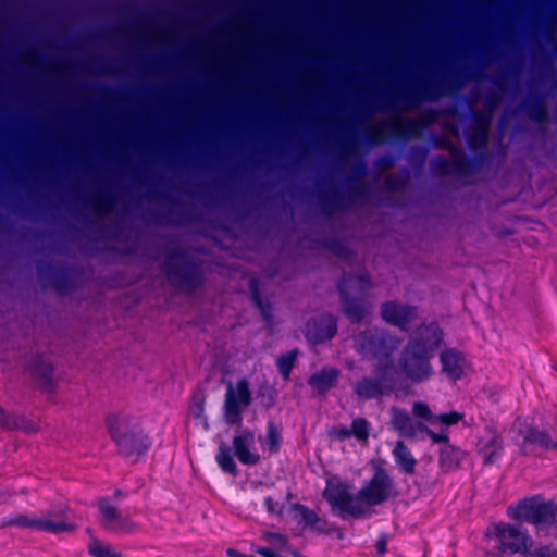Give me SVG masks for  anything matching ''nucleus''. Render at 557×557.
<instances>
[{
    "label": "nucleus",
    "mask_w": 557,
    "mask_h": 557,
    "mask_svg": "<svg viewBox=\"0 0 557 557\" xmlns=\"http://www.w3.org/2000/svg\"><path fill=\"white\" fill-rule=\"evenodd\" d=\"M398 492L393 478L383 467H375L370 480L362 485L356 495L344 481L326 480L323 498L337 517L361 519L370 513V508L380 506L395 498Z\"/></svg>",
    "instance_id": "f257e3e1"
},
{
    "label": "nucleus",
    "mask_w": 557,
    "mask_h": 557,
    "mask_svg": "<svg viewBox=\"0 0 557 557\" xmlns=\"http://www.w3.org/2000/svg\"><path fill=\"white\" fill-rule=\"evenodd\" d=\"M443 342L444 333L436 322L418 326L398 359L405 377L414 384L428 381L433 375L431 360Z\"/></svg>",
    "instance_id": "f03ea898"
},
{
    "label": "nucleus",
    "mask_w": 557,
    "mask_h": 557,
    "mask_svg": "<svg viewBox=\"0 0 557 557\" xmlns=\"http://www.w3.org/2000/svg\"><path fill=\"white\" fill-rule=\"evenodd\" d=\"M400 341L389 331L380 327H368L354 337L356 351L363 358L376 361L375 374H389L393 369V355Z\"/></svg>",
    "instance_id": "7ed1b4c3"
},
{
    "label": "nucleus",
    "mask_w": 557,
    "mask_h": 557,
    "mask_svg": "<svg viewBox=\"0 0 557 557\" xmlns=\"http://www.w3.org/2000/svg\"><path fill=\"white\" fill-rule=\"evenodd\" d=\"M372 287L370 275L345 273L337 282L342 312L351 323L362 322L369 313L367 293Z\"/></svg>",
    "instance_id": "20e7f679"
},
{
    "label": "nucleus",
    "mask_w": 557,
    "mask_h": 557,
    "mask_svg": "<svg viewBox=\"0 0 557 557\" xmlns=\"http://www.w3.org/2000/svg\"><path fill=\"white\" fill-rule=\"evenodd\" d=\"M104 423L110 438L123 457H140L150 449L151 441L149 436L141 431L129 430L128 419L109 413Z\"/></svg>",
    "instance_id": "39448f33"
},
{
    "label": "nucleus",
    "mask_w": 557,
    "mask_h": 557,
    "mask_svg": "<svg viewBox=\"0 0 557 557\" xmlns=\"http://www.w3.org/2000/svg\"><path fill=\"white\" fill-rule=\"evenodd\" d=\"M435 112L430 110L417 119L382 121L366 132V139L371 146H379L387 137L401 140L419 137L433 122Z\"/></svg>",
    "instance_id": "423d86ee"
},
{
    "label": "nucleus",
    "mask_w": 557,
    "mask_h": 557,
    "mask_svg": "<svg viewBox=\"0 0 557 557\" xmlns=\"http://www.w3.org/2000/svg\"><path fill=\"white\" fill-rule=\"evenodd\" d=\"M511 519L527 522L536 529L550 528L557 522V504L544 500L542 495L525 497L508 508Z\"/></svg>",
    "instance_id": "0eeeda50"
},
{
    "label": "nucleus",
    "mask_w": 557,
    "mask_h": 557,
    "mask_svg": "<svg viewBox=\"0 0 557 557\" xmlns=\"http://www.w3.org/2000/svg\"><path fill=\"white\" fill-rule=\"evenodd\" d=\"M163 268L169 280L186 290H195L203 284L200 263L190 259L185 249L174 248L169 251Z\"/></svg>",
    "instance_id": "6e6552de"
},
{
    "label": "nucleus",
    "mask_w": 557,
    "mask_h": 557,
    "mask_svg": "<svg viewBox=\"0 0 557 557\" xmlns=\"http://www.w3.org/2000/svg\"><path fill=\"white\" fill-rule=\"evenodd\" d=\"M495 539L497 541V550L502 554L513 555L521 554L529 557L539 547L531 550L533 540L527 530L520 525L509 523H499L495 527Z\"/></svg>",
    "instance_id": "1a4fd4ad"
},
{
    "label": "nucleus",
    "mask_w": 557,
    "mask_h": 557,
    "mask_svg": "<svg viewBox=\"0 0 557 557\" xmlns=\"http://www.w3.org/2000/svg\"><path fill=\"white\" fill-rule=\"evenodd\" d=\"M12 527L29 529L33 531L50 534L71 532L75 529L72 523L63 519L51 520L46 517H34L26 515H11L0 519V529H8Z\"/></svg>",
    "instance_id": "9d476101"
},
{
    "label": "nucleus",
    "mask_w": 557,
    "mask_h": 557,
    "mask_svg": "<svg viewBox=\"0 0 557 557\" xmlns=\"http://www.w3.org/2000/svg\"><path fill=\"white\" fill-rule=\"evenodd\" d=\"M251 401L252 395L247 380H239L236 383V389L230 384L223 405L225 423L230 426L240 425L243 422V411L250 406Z\"/></svg>",
    "instance_id": "9b49d317"
},
{
    "label": "nucleus",
    "mask_w": 557,
    "mask_h": 557,
    "mask_svg": "<svg viewBox=\"0 0 557 557\" xmlns=\"http://www.w3.org/2000/svg\"><path fill=\"white\" fill-rule=\"evenodd\" d=\"M370 196L369 188L361 182L349 187L347 194L333 190L331 193H321L319 196L320 209L325 215H331L335 211H345L349 209L360 199H368Z\"/></svg>",
    "instance_id": "f8f14e48"
},
{
    "label": "nucleus",
    "mask_w": 557,
    "mask_h": 557,
    "mask_svg": "<svg viewBox=\"0 0 557 557\" xmlns=\"http://www.w3.org/2000/svg\"><path fill=\"white\" fill-rule=\"evenodd\" d=\"M455 82H458L457 76H455L454 79L447 78L438 82L423 83L403 92L400 101L407 108H412L424 98H428L429 100H436L442 95L450 91Z\"/></svg>",
    "instance_id": "ddd939ff"
},
{
    "label": "nucleus",
    "mask_w": 557,
    "mask_h": 557,
    "mask_svg": "<svg viewBox=\"0 0 557 557\" xmlns=\"http://www.w3.org/2000/svg\"><path fill=\"white\" fill-rule=\"evenodd\" d=\"M337 329V318L332 313L323 312L307 321L304 334L308 343L317 346L335 337Z\"/></svg>",
    "instance_id": "4468645a"
},
{
    "label": "nucleus",
    "mask_w": 557,
    "mask_h": 557,
    "mask_svg": "<svg viewBox=\"0 0 557 557\" xmlns=\"http://www.w3.org/2000/svg\"><path fill=\"white\" fill-rule=\"evenodd\" d=\"M36 270L44 288L50 285L58 293H64L74 288L71 269L67 267H55L51 262L38 261Z\"/></svg>",
    "instance_id": "2eb2a0df"
},
{
    "label": "nucleus",
    "mask_w": 557,
    "mask_h": 557,
    "mask_svg": "<svg viewBox=\"0 0 557 557\" xmlns=\"http://www.w3.org/2000/svg\"><path fill=\"white\" fill-rule=\"evenodd\" d=\"M431 170L438 176L450 174L466 176L475 174L478 166H475V161H472L468 156L451 157V160L444 156H436L431 162Z\"/></svg>",
    "instance_id": "dca6fc26"
},
{
    "label": "nucleus",
    "mask_w": 557,
    "mask_h": 557,
    "mask_svg": "<svg viewBox=\"0 0 557 557\" xmlns=\"http://www.w3.org/2000/svg\"><path fill=\"white\" fill-rule=\"evenodd\" d=\"M387 376L388 374H376V377L363 376L352 386L355 395L363 401L388 395L392 386L387 383Z\"/></svg>",
    "instance_id": "f3484780"
},
{
    "label": "nucleus",
    "mask_w": 557,
    "mask_h": 557,
    "mask_svg": "<svg viewBox=\"0 0 557 557\" xmlns=\"http://www.w3.org/2000/svg\"><path fill=\"white\" fill-rule=\"evenodd\" d=\"M97 507L101 515L102 527L106 530L112 532H131L133 530L132 521L123 516L117 508L110 503L108 497L99 498Z\"/></svg>",
    "instance_id": "a211bd4d"
},
{
    "label": "nucleus",
    "mask_w": 557,
    "mask_h": 557,
    "mask_svg": "<svg viewBox=\"0 0 557 557\" xmlns=\"http://www.w3.org/2000/svg\"><path fill=\"white\" fill-rule=\"evenodd\" d=\"M416 307L401 305L396 301H386L381 306L382 319L401 331H407L414 320Z\"/></svg>",
    "instance_id": "6ab92c4d"
},
{
    "label": "nucleus",
    "mask_w": 557,
    "mask_h": 557,
    "mask_svg": "<svg viewBox=\"0 0 557 557\" xmlns=\"http://www.w3.org/2000/svg\"><path fill=\"white\" fill-rule=\"evenodd\" d=\"M234 455L240 463L255 466L260 461V455L250 450L255 445V434L249 429H242L233 437Z\"/></svg>",
    "instance_id": "aec40b11"
},
{
    "label": "nucleus",
    "mask_w": 557,
    "mask_h": 557,
    "mask_svg": "<svg viewBox=\"0 0 557 557\" xmlns=\"http://www.w3.org/2000/svg\"><path fill=\"white\" fill-rule=\"evenodd\" d=\"M479 445V450L485 466L495 463L504 456V440L495 429H486V433L480 440Z\"/></svg>",
    "instance_id": "412c9836"
},
{
    "label": "nucleus",
    "mask_w": 557,
    "mask_h": 557,
    "mask_svg": "<svg viewBox=\"0 0 557 557\" xmlns=\"http://www.w3.org/2000/svg\"><path fill=\"white\" fill-rule=\"evenodd\" d=\"M27 367L32 376L36 379L42 392H54V384L52 381L54 368L51 362L47 361L41 355H36L28 361Z\"/></svg>",
    "instance_id": "4be33fe9"
},
{
    "label": "nucleus",
    "mask_w": 557,
    "mask_h": 557,
    "mask_svg": "<svg viewBox=\"0 0 557 557\" xmlns=\"http://www.w3.org/2000/svg\"><path fill=\"white\" fill-rule=\"evenodd\" d=\"M488 136L490 131H486L484 127H473L467 132L468 146L475 153L474 158L470 159L475 161L478 171L490 159V154L487 152Z\"/></svg>",
    "instance_id": "5701e85b"
},
{
    "label": "nucleus",
    "mask_w": 557,
    "mask_h": 557,
    "mask_svg": "<svg viewBox=\"0 0 557 557\" xmlns=\"http://www.w3.org/2000/svg\"><path fill=\"white\" fill-rule=\"evenodd\" d=\"M391 424L399 436L414 438L422 423L414 421L405 409L393 407L391 410Z\"/></svg>",
    "instance_id": "b1692460"
},
{
    "label": "nucleus",
    "mask_w": 557,
    "mask_h": 557,
    "mask_svg": "<svg viewBox=\"0 0 557 557\" xmlns=\"http://www.w3.org/2000/svg\"><path fill=\"white\" fill-rule=\"evenodd\" d=\"M522 110L535 123L544 124L548 122V106L546 96L542 92H531L522 103Z\"/></svg>",
    "instance_id": "393cba45"
},
{
    "label": "nucleus",
    "mask_w": 557,
    "mask_h": 557,
    "mask_svg": "<svg viewBox=\"0 0 557 557\" xmlns=\"http://www.w3.org/2000/svg\"><path fill=\"white\" fill-rule=\"evenodd\" d=\"M442 371L453 381L463 376L465 356L454 348L444 349L440 355Z\"/></svg>",
    "instance_id": "a878e982"
},
{
    "label": "nucleus",
    "mask_w": 557,
    "mask_h": 557,
    "mask_svg": "<svg viewBox=\"0 0 557 557\" xmlns=\"http://www.w3.org/2000/svg\"><path fill=\"white\" fill-rule=\"evenodd\" d=\"M519 434L522 436L521 449L525 450L528 446L534 445L544 450H557V442L553 441L549 433L535 426L521 429Z\"/></svg>",
    "instance_id": "bb28decb"
},
{
    "label": "nucleus",
    "mask_w": 557,
    "mask_h": 557,
    "mask_svg": "<svg viewBox=\"0 0 557 557\" xmlns=\"http://www.w3.org/2000/svg\"><path fill=\"white\" fill-rule=\"evenodd\" d=\"M339 370L333 367H323L308 379V385L319 395L326 394L338 380Z\"/></svg>",
    "instance_id": "cd10ccee"
},
{
    "label": "nucleus",
    "mask_w": 557,
    "mask_h": 557,
    "mask_svg": "<svg viewBox=\"0 0 557 557\" xmlns=\"http://www.w3.org/2000/svg\"><path fill=\"white\" fill-rule=\"evenodd\" d=\"M465 456V451L460 448L450 444L445 445L440 450L438 456V463L442 471L450 472L457 470L460 467Z\"/></svg>",
    "instance_id": "c85d7f7f"
},
{
    "label": "nucleus",
    "mask_w": 557,
    "mask_h": 557,
    "mask_svg": "<svg viewBox=\"0 0 557 557\" xmlns=\"http://www.w3.org/2000/svg\"><path fill=\"white\" fill-rule=\"evenodd\" d=\"M392 454L395 463L403 473L409 475L414 473L417 460L403 441L395 444Z\"/></svg>",
    "instance_id": "c756f323"
},
{
    "label": "nucleus",
    "mask_w": 557,
    "mask_h": 557,
    "mask_svg": "<svg viewBox=\"0 0 557 557\" xmlns=\"http://www.w3.org/2000/svg\"><path fill=\"white\" fill-rule=\"evenodd\" d=\"M215 461L222 472L236 476L238 474L237 465L234 460L232 448L225 443H221L218 447Z\"/></svg>",
    "instance_id": "7c9ffc66"
},
{
    "label": "nucleus",
    "mask_w": 557,
    "mask_h": 557,
    "mask_svg": "<svg viewBox=\"0 0 557 557\" xmlns=\"http://www.w3.org/2000/svg\"><path fill=\"white\" fill-rule=\"evenodd\" d=\"M116 202L115 196L108 190L98 191L91 200V208L97 216L107 215Z\"/></svg>",
    "instance_id": "2f4dec72"
},
{
    "label": "nucleus",
    "mask_w": 557,
    "mask_h": 557,
    "mask_svg": "<svg viewBox=\"0 0 557 557\" xmlns=\"http://www.w3.org/2000/svg\"><path fill=\"white\" fill-rule=\"evenodd\" d=\"M249 287H250V295H251V300L253 302V305L258 308V310L260 311L263 320L270 324L272 322V306L269 301H265L262 299L261 297V293H260V289H259V282L257 278H251L250 280V283H249Z\"/></svg>",
    "instance_id": "473e14b6"
},
{
    "label": "nucleus",
    "mask_w": 557,
    "mask_h": 557,
    "mask_svg": "<svg viewBox=\"0 0 557 557\" xmlns=\"http://www.w3.org/2000/svg\"><path fill=\"white\" fill-rule=\"evenodd\" d=\"M297 357H298L297 349L289 350L288 352L283 354L277 357V359H276L277 371L284 380L289 379L290 373L296 364Z\"/></svg>",
    "instance_id": "72a5a7b5"
},
{
    "label": "nucleus",
    "mask_w": 557,
    "mask_h": 557,
    "mask_svg": "<svg viewBox=\"0 0 557 557\" xmlns=\"http://www.w3.org/2000/svg\"><path fill=\"white\" fill-rule=\"evenodd\" d=\"M282 434L280 428L274 421L270 420L267 423V436L265 442L268 450L271 455H275L280 451L282 445Z\"/></svg>",
    "instance_id": "f704fd0d"
},
{
    "label": "nucleus",
    "mask_w": 557,
    "mask_h": 557,
    "mask_svg": "<svg viewBox=\"0 0 557 557\" xmlns=\"http://www.w3.org/2000/svg\"><path fill=\"white\" fill-rule=\"evenodd\" d=\"M292 509L300 516L305 525L312 528L318 523L327 524L326 520L321 519L314 510L308 508L306 505L295 503L292 505Z\"/></svg>",
    "instance_id": "c9c22d12"
},
{
    "label": "nucleus",
    "mask_w": 557,
    "mask_h": 557,
    "mask_svg": "<svg viewBox=\"0 0 557 557\" xmlns=\"http://www.w3.org/2000/svg\"><path fill=\"white\" fill-rule=\"evenodd\" d=\"M410 175L405 169L401 174L388 175L384 180V188L388 191H401L409 184Z\"/></svg>",
    "instance_id": "e433bc0d"
},
{
    "label": "nucleus",
    "mask_w": 557,
    "mask_h": 557,
    "mask_svg": "<svg viewBox=\"0 0 557 557\" xmlns=\"http://www.w3.org/2000/svg\"><path fill=\"white\" fill-rule=\"evenodd\" d=\"M321 245L339 258L346 259L351 256L350 249L342 239L326 238L321 240Z\"/></svg>",
    "instance_id": "4c0bfd02"
},
{
    "label": "nucleus",
    "mask_w": 557,
    "mask_h": 557,
    "mask_svg": "<svg viewBox=\"0 0 557 557\" xmlns=\"http://www.w3.org/2000/svg\"><path fill=\"white\" fill-rule=\"evenodd\" d=\"M351 436L360 442H366L370 435V422L362 417L356 418L350 425Z\"/></svg>",
    "instance_id": "58836bf2"
},
{
    "label": "nucleus",
    "mask_w": 557,
    "mask_h": 557,
    "mask_svg": "<svg viewBox=\"0 0 557 557\" xmlns=\"http://www.w3.org/2000/svg\"><path fill=\"white\" fill-rule=\"evenodd\" d=\"M87 550L91 557H122L121 554L113 550L111 546L103 545L96 539L88 544Z\"/></svg>",
    "instance_id": "ea45409f"
},
{
    "label": "nucleus",
    "mask_w": 557,
    "mask_h": 557,
    "mask_svg": "<svg viewBox=\"0 0 557 557\" xmlns=\"http://www.w3.org/2000/svg\"><path fill=\"white\" fill-rule=\"evenodd\" d=\"M264 539L272 545L271 548H273L274 550H283L289 548V541L282 533L267 532L264 534Z\"/></svg>",
    "instance_id": "a19ab883"
},
{
    "label": "nucleus",
    "mask_w": 557,
    "mask_h": 557,
    "mask_svg": "<svg viewBox=\"0 0 557 557\" xmlns=\"http://www.w3.org/2000/svg\"><path fill=\"white\" fill-rule=\"evenodd\" d=\"M412 412L417 418H420L431 423L435 422V416L432 413L428 404L423 401L413 403Z\"/></svg>",
    "instance_id": "79ce46f5"
},
{
    "label": "nucleus",
    "mask_w": 557,
    "mask_h": 557,
    "mask_svg": "<svg viewBox=\"0 0 557 557\" xmlns=\"http://www.w3.org/2000/svg\"><path fill=\"white\" fill-rule=\"evenodd\" d=\"M463 419V413L457 411H449L435 416V422H441L445 426H453L458 424Z\"/></svg>",
    "instance_id": "37998d69"
},
{
    "label": "nucleus",
    "mask_w": 557,
    "mask_h": 557,
    "mask_svg": "<svg viewBox=\"0 0 557 557\" xmlns=\"http://www.w3.org/2000/svg\"><path fill=\"white\" fill-rule=\"evenodd\" d=\"M420 432H423L433 443H444L449 444V436L447 431L436 433L433 430H431L425 424H420Z\"/></svg>",
    "instance_id": "c03bdc74"
},
{
    "label": "nucleus",
    "mask_w": 557,
    "mask_h": 557,
    "mask_svg": "<svg viewBox=\"0 0 557 557\" xmlns=\"http://www.w3.org/2000/svg\"><path fill=\"white\" fill-rule=\"evenodd\" d=\"M435 146L437 148H442V149L448 150L450 152L451 157L467 156L457 145H455L448 138H437L435 140Z\"/></svg>",
    "instance_id": "a18cd8bd"
},
{
    "label": "nucleus",
    "mask_w": 557,
    "mask_h": 557,
    "mask_svg": "<svg viewBox=\"0 0 557 557\" xmlns=\"http://www.w3.org/2000/svg\"><path fill=\"white\" fill-rule=\"evenodd\" d=\"M171 212L163 213V212H151L149 216L146 219L147 222H153L158 225H169V224H180L181 221H175L170 218Z\"/></svg>",
    "instance_id": "49530a36"
},
{
    "label": "nucleus",
    "mask_w": 557,
    "mask_h": 557,
    "mask_svg": "<svg viewBox=\"0 0 557 557\" xmlns=\"http://www.w3.org/2000/svg\"><path fill=\"white\" fill-rule=\"evenodd\" d=\"M263 507L270 515H276L280 516L283 510V505L280 504L277 500L272 498L271 496H267L263 499Z\"/></svg>",
    "instance_id": "de8ad7c7"
},
{
    "label": "nucleus",
    "mask_w": 557,
    "mask_h": 557,
    "mask_svg": "<svg viewBox=\"0 0 557 557\" xmlns=\"http://www.w3.org/2000/svg\"><path fill=\"white\" fill-rule=\"evenodd\" d=\"M473 120L475 122V127H484L486 131H490L491 124V115L486 114L482 111H476L473 113Z\"/></svg>",
    "instance_id": "09e8293b"
},
{
    "label": "nucleus",
    "mask_w": 557,
    "mask_h": 557,
    "mask_svg": "<svg viewBox=\"0 0 557 557\" xmlns=\"http://www.w3.org/2000/svg\"><path fill=\"white\" fill-rule=\"evenodd\" d=\"M529 557H557V548L548 545L539 546Z\"/></svg>",
    "instance_id": "8fccbe9b"
},
{
    "label": "nucleus",
    "mask_w": 557,
    "mask_h": 557,
    "mask_svg": "<svg viewBox=\"0 0 557 557\" xmlns=\"http://www.w3.org/2000/svg\"><path fill=\"white\" fill-rule=\"evenodd\" d=\"M387 542H388V539H387V535L386 534H381L375 543V550H376V554L377 556H383L386 554L387 552Z\"/></svg>",
    "instance_id": "3c124183"
},
{
    "label": "nucleus",
    "mask_w": 557,
    "mask_h": 557,
    "mask_svg": "<svg viewBox=\"0 0 557 557\" xmlns=\"http://www.w3.org/2000/svg\"><path fill=\"white\" fill-rule=\"evenodd\" d=\"M267 392H268L267 396L264 394H262V398H263L262 405L265 408H271L275 404V391L272 388H267Z\"/></svg>",
    "instance_id": "603ef678"
},
{
    "label": "nucleus",
    "mask_w": 557,
    "mask_h": 557,
    "mask_svg": "<svg viewBox=\"0 0 557 557\" xmlns=\"http://www.w3.org/2000/svg\"><path fill=\"white\" fill-rule=\"evenodd\" d=\"M428 150L423 147H413L411 149L412 159H418L420 162H423L426 157Z\"/></svg>",
    "instance_id": "864d4df0"
},
{
    "label": "nucleus",
    "mask_w": 557,
    "mask_h": 557,
    "mask_svg": "<svg viewBox=\"0 0 557 557\" xmlns=\"http://www.w3.org/2000/svg\"><path fill=\"white\" fill-rule=\"evenodd\" d=\"M0 426L11 429L13 425L5 410L0 406Z\"/></svg>",
    "instance_id": "5fc2aeb1"
},
{
    "label": "nucleus",
    "mask_w": 557,
    "mask_h": 557,
    "mask_svg": "<svg viewBox=\"0 0 557 557\" xmlns=\"http://www.w3.org/2000/svg\"><path fill=\"white\" fill-rule=\"evenodd\" d=\"M335 432H336L337 437L341 440H347V438L352 437L351 433H350V428H347L344 425L338 426Z\"/></svg>",
    "instance_id": "6e6d98bb"
},
{
    "label": "nucleus",
    "mask_w": 557,
    "mask_h": 557,
    "mask_svg": "<svg viewBox=\"0 0 557 557\" xmlns=\"http://www.w3.org/2000/svg\"><path fill=\"white\" fill-rule=\"evenodd\" d=\"M377 164L384 169H389L394 165V160L389 156L382 157Z\"/></svg>",
    "instance_id": "4d7b16f0"
},
{
    "label": "nucleus",
    "mask_w": 557,
    "mask_h": 557,
    "mask_svg": "<svg viewBox=\"0 0 557 557\" xmlns=\"http://www.w3.org/2000/svg\"><path fill=\"white\" fill-rule=\"evenodd\" d=\"M226 554H227L228 557H253V556H250V555L243 554V553L238 552L235 548H228L226 550Z\"/></svg>",
    "instance_id": "13d9d810"
},
{
    "label": "nucleus",
    "mask_w": 557,
    "mask_h": 557,
    "mask_svg": "<svg viewBox=\"0 0 557 557\" xmlns=\"http://www.w3.org/2000/svg\"><path fill=\"white\" fill-rule=\"evenodd\" d=\"M312 529L315 530L317 532L321 533V534L330 533V529H327V524L324 525L322 523H318V524L313 525Z\"/></svg>",
    "instance_id": "bf43d9fd"
},
{
    "label": "nucleus",
    "mask_w": 557,
    "mask_h": 557,
    "mask_svg": "<svg viewBox=\"0 0 557 557\" xmlns=\"http://www.w3.org/2000/svg\"><path fill=\"white\" fill-rule=\"evenodd\" d=\"M486 101L491 107H495L498 101V97L491 94L487 96Z\"/></svg>",
    "instance_id": "052dcab7"
},
{
    "label": "nucleus",
    "mask_w": 557,
    "mask_h": 557,
    "mask_svg": "<svg viewBox=\"0 0 557 557\" xmlns=\"http://www.w3.org/2000/svg\"><path fill=\"white\" fill-rule=\"evenodd\" d=\"M10 496L5 492H0V505L8 503Z\"/></svg>",
    "instance_id": "680f3d73"
},
{
    "label": "nucleus",
    "mask_w": 557,
    "mask_h": 557,
    "mask_svg": "<svg viewBox=\"0 0 557 557\" xmlns=\"http://www.w3.org/2000/svg\"><path fill=\"white\" fill-rule=\"evenodd\" d=\"M355 169L358 174H364L366 172V166L363 163H358Z\"/></svg>",
    "instance_id": "e2e57ef3"
},
{
    "label": "nucleus",
    "mask_w": 557,
    "mask_h": 557,
    "mask_svg": "<svg viewBox=\"0 0 557 557\" xmlns=\"http://www.w3.org/2000/svg\"><path fill=\"white\" fill-rule=\"evenodd\" d=\"M123 496H124V493H123L121 490H119V488H117V490H115V491H114V493H113V497H114V499H116V500H117V499H120V498H122Z\"/></svg>",
    "instance_id": "0e129e2a"
},
{
    "label": "nucleus",
    "mask_w": 557,
    "mask_h": 557,
    "mask_svg": "<svg viewBox=\"0 0 557 557\" xmlns=\"http://www.w3.org/2000/svg\"><path fill=\"white\" fill-rule=\"evenodd\" d=\"M96 231H97V233H101V234H103V233H104V231H106V228H104L103 226H98V227L96 228Z\"/></svg>",
    "instance_id": "69168bd1"
},
{
    "label": "nucleus",
    "mask_w": 557,
    "mask_h": 557,
    "mask_svg": "<svg viewBox=\"0 0 557 557\" xmlns=\"http://www.w3.org/2000/svg\"><path fill=\"white\" fill-rule=\"evenodd\" d=\"M169 201L172 202V203H176V199L175 198H169Z\"/></svg>",
    "instance_id": "338daca9"
},
{
    "label": "nucleus",
    "mask_w": 557,
    "mask_h": 557,
    "mask_svg": "<svg viewBox=\"0 0 557 557\" xmlns=\"http://www.w3.org/2000/svg\"><path fill=\"white\" fill-rule=\"evenodd\" d=\"M552 367L557 372V363H554Z\"/></svg>",
    "instance_id": "774afa93"
}]
</instances>
